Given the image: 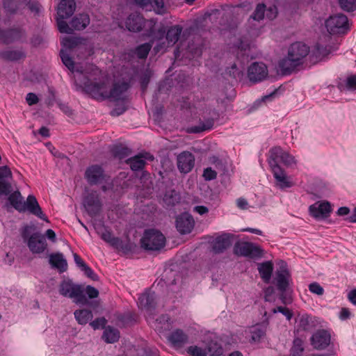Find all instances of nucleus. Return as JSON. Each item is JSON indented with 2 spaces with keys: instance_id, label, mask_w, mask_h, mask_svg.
<instances>
[{
  "instance_id": "f257e3e1",
  "label": "nucleus",
  "mask_w": 356,
  "mask_h": 356,
  "mask_svg": "<svg viewBox=\"0 0 356 356\" xmlns=\"http://www.w3.org/2000/svg\"><path fill=\"white\" fill-rule=\"evenodd\" d=\"M92 72L91 77L83 82L84 90L96 99H112L120 100L123 99L124 93L129 88L128 82H118L113 84V88L108 90V84L104 79H101L102 72L95 65H90Z\"/></svg>"
},
{
  "instance_id": "f03ea898",
  "label": "nucleus",
  "mask_w": 356,
  "mask_h": 356,
  "mask_svg": "<svg viewBox=\"0 0 356 356\" xmlns=\"http://www.w3.org/2000/svg\"><path fill=\"white\" fill-rule=\"evenodd\" d=\"M309 48L305 44L296 42L291 44L287 56L278 63V67L283 75L291 74L298 66L304 63L308 55Z\"/></svg>"
},
{
  "instance_id": "7ed1b4c3",
  "label": "nucleus",
  "mask_w": 356,
  "mask_h": 356,
  "mask_svg": "<svg viewBox=\"0 0 356 356\" xmlns=\"http://www.w3.org/2000/svg\"><path fill=\"white\" fill-rule=\"evenodd\" d=\"M124 24L125 27L131 32H139L143 28L147 27L145 35L153 40H161L164 38L165 29L160 27L156 29V22L153 19L145 20L140 13L130 14L126 19Z\"/></svg>"
},
{
  "instance_id": "20e7f679",
  "label": "nucleus",
  "mask_w": 356,
  "mask_h": 356,
  "mask_svg": "<svg viewBox=\"0 0 356 356\" xmlns=\"http://www.w3.org/2000/svg\"><path fill=\"white\" fill-rule=\"evenodd\" d=\"M61 44L65 48L62 49L60 51V56L63 64L68 68L70 72H74L76 71L77 72H80L81 74H83L85 81H87L88 76L91 77L90 76L92 74L89 68V66L92 65L88 64L86 65L84 68L81 67H77L75 70L74 60L70 56L74 49L79 48V39L77 38H65L62 40Z\"/></svg>"
},
{
  "instance_id": "39448f33",
  "label": "nucleus",
  "mask_w": 356,
  "mask_h": 356,
  "mask_svg": "<svg viewBox=\"0 0 356 356\" xmlns=\"http://www.w3.org/2000/svg\"><path fill=\"white\" fill-rule=\"evenodd\" d=\"M59 293L65 297L72 298L76 304L88 303L84 289L81 285L74 284L71 280H64L60 283Z\"/></svg>"
},
{
  "instance_id": "423d86ee",
  "label": "nucleus",
  "mask_w": 356,
  "mask_h": 356,
  "mask_svg": "<svg viewBox=\"0 0 356 356\" xmlns=\"http://www.w3.org/2000/svg\"><path fill=\"white\" fill-rule=\"evenodd\" d=\"M165 245V237L159 231L150 229L145 231L141 246L147 250H159Z\"/></svg>"
},
{
  "instance_id": "0eeeda50",
  "label": "nucleus",
  "mask_w": 356,
  "mask_h": 356,
  "mask_svg": "<svg viewBox=\"0 0 356 356\" xmlns=\"http://www.w3.org/2000/svg\"><path fill=\"white\" fill-rule=\"evenodd\" d=\"M327 31L331 34L344 33L348 29V21L343 14L330 16L325 22Z\"/></svg>"
},
{
  "instance_id": "6e6552de",
  "label": "nucleus",
  "mask_w": 356,
  "mask_h": 356,
  "mask_svg": "<svg viewBox=\"0 0 356 356\" xmlns=\"http://www.w3.org/2000/svg\"><path fill=\"white\" fill-rule=\"evenodd\" d=\"M234 253L238 256L255 258L261 255V250L252 243L237 242L234 246Z\"/></svg>"
},
{
  "instance_id": "1a4fd4ad",
  "label": "nucleus",
  "mask_w": 356,
  "mask_h": 356,
  "mask_svg": "<svg viewBox=\"0 0 356 356\" xmlns=\"http://www.w3.org/2000/svg\"><path fill=\"white\" fill-rule=\"evenodd\" d=\"M268 74L267 66L261 62H254L248 69V77L253 83L262 81L268 76Z\"/></svg>"
},
{
  "instance_id": "9d476101",
  "label": "nucleus",
  "mask_w": 356,
  "mask_h": 356,
  "mask_svg": "<svg viewBox=\"0 0 356 356\" xmlns=\"http://www.w3.org/2000/svg\"><path fill=\"white\" fill-rule=\"evenodd\" d=\"M268 161L277 165L279 163H282L287 166L296 163L295 158L280 147H274L270 149Z\"/></svg>"
},
{
  "instance_id": "9b49d317",
  "label": "nucleus",
  "mask_w": 356,
  "mask_h": 356,
  "mask_svg": "<svg viewBox=\"0 0 356 356\" xmlns=\"http://www.w3.org/2000/svg\"><path fill=\"white\" fill-rule=\"evenodd\" d=\"M13 174L10 169L6 166L0 167V197L7 196L13 191Z\"/></svg>"
},
{
  "instance_id": "f8f14e48",
  "label": "nucleus",
  "mask_w": 356,
  "mask_h": 356,
  "mask_svg": "<svg viewBox=\"0 0 356 356\" xmlns=\"http://www.w3.org/2000/svg\"><path fill=\"white\" fill-rule=\"evenodd\" d=\"M266 16L268 19L272 20L277 15V8L275 6H270L268 8L264 3H259L257 5L254 11L251 15L250 18L253 20L260 21Z\"/></svg>"
},
{
  "instance_id": "ddd939ff",
  "label": "nucleus",
  "mask_w": 356,
  "mask_h": 356,
  "mask_svg": "<svg viewBox=\"0 0 356 356\" xmlns=\"http://www.w3.org/2000/svg\"><path fill=\"white\" fill-rule=\"evenodd\" d=\"M83 206L90 216L99 213L102 208V203L99 195L96 193L88 194L83 200Z\"/></svg>"
},
{
  "instance_id": "4468645a",
  "label": "nucleus",
  "mask_w": 356,
  "mask_h": 356,
  "mask_svg": "<svg viewBox=\"0 0 356 356\" xmlns=\"http://www.w3.org/2000/svg\"><path fill=\"white\" fill-rule=\"evenodd\" d=\"M101 238L118 251L127 252L131 249L128 243H125L120 238L114 236L113 234L107 229H104V231L101 234Z\"/></svg>"
},
{
  "instance_id": "2eb2a0df",
  "label": "nucleus",
  "mask_w": 356,
  "mask_h": 356,
  "mask_svg": "<svg viewBox=\"0 0 356 356\" xmlns=\"http://www.w3.org/2000/svg\"><path fill=\"white\" fill-rule=\"evenodd\" d=\"M291 275L286 269H281L276 273L275 282L277 289L281 291L280 299L284 304H286V298L284 293L286 291L290 280Z\"/></svg>"
},
{
  "instance_id": "dca6fc26",
  "label": "nucleus",
  "mask_w": 356,
  "mask_h": 356,
  "mask_svg": "<svg viewBox=\"0 0 356 356\" xmlns=\"http://www.w3.org/2000/svg\"><path fill=\"white\" fill-rule=\"evenodd\" d=\"M330 334L325 330H317L311 337V344L318 350H323L327 348L330 343Z\"/></svg>"
},
{
  "instance_id": "f3484780",
  "label": "nucleus",
  "mask_w": 356,
  "mask_h": 356,
  "mask_svg": "<svg viewBox=\"0 0 356 356\" xmlns=\"http://www.w3.org/2000/svg\"><path fill=\"white\" fill-rule=\"evenodd\" d=\"M154 159V156L148 152L140 153L127 159L126 163L130 166V168L133 171H139L144 168L147 160L153 161Z\"/></svg>"
},
{
  "instance_id": "a211bd4d",
  "label": "nucleus",
  "mask_w": 356,
  "mask_h": 356,
  "mask_svg": "<svg viewBox=\"0 0 356 356\" xmlns=\"http://www.w3.org/2000/svg\"><path fill=\"white\" fill-rule=\"evenodd\" d=\"M134 3L146 10L152 9L157 14H164L167 8L164 4L163 0H133Z\"/></svg>"
},
{
  "instance_id": "6ab92c4d",
  "label": "nucleus",
  "mask_w": 356,
  "mask_h": 356,
  "mask_svg": "<svg viewBox=\"0 0 356 356\" xmlns=\"http://www.w3.org/2000/svg\"><path fill=\"white\" fill-rule=\"evenodd\" d=\"M27 245L33 253L43 252L47 245L44 236L39 232L32 234L28 240Z\"/></svg>"
},
{
  "instance_id": "aec40b11",
  "label": "nucleus",
  "mask_w": 356,
  "mask_h": 356,
  "mask_svg": "<svg viewBox=\"0 0 356 356\" xmlns=\"http://www.w3.org/2000/svg\"><path fill=\"white\" fill-rule=\"evenodd\" d=\"M194 224L193 216L188 213H181L176 219L177 229L182 234L190 233L194 227Z\"/></svg>"
},
{
  "instance_id": "412c9836",
  "label": "nucleus",
  "mask_w": 356,
  "mask_h": 356,
  "mask_svg": "<svg viewBox=\"0 0 356 356\" xmlns=\"http://www.w3.org/2000/svg\"><path fill=\"white\" fill-rule=\"evenodd\" d=\"M24 212L28 211L30 213L38 217L39 218L47 221V216L42 212L36 197L33 195H29L26 200L24 202Z\"/></svg>"
},
{
  "instance_id": "4be33fe9",
  "label": "nucleus",
  "mask_w": 356,
  "mask_h": 356,
  "mask_svg": "<svg viewBox=\"0 0 356 356\" xmlns=\"http://www.w3.org/2000/svg\"><path fill=\"white\" fill-rule=\"evenodd\" d=\"M195 164V157L189 152H183L177 156V167L182 173L191 171Z\"/></svg>"
},
{
  "instance_id": "5701e85b",
  "label": "nucleus",
  "mask_w": 356,
  "mask_h": 356,
  "mask_svg": "<svg viewBox=\"0 0 356 356\" xmlns=\"http://www.w3.org/2000/svg\"><path fill=\"white\" fill-rule=\"evenodd\" d=\"M85 177L90 185L97 184L104 179V170L99 165H90L86 170Z\"/></svg>"
},
{
  "instance_id": "b1692460",
  "label": "nucleus",
  "mask_w": 356,
  "mask_h": 356,
  "mask_svg": "<svg viewBox=\"0 0 356 356\" xmlns=\"http://www.w3.org/2000/svg\"><path fill=\"white\" fill-rule=\"evenodd\" d=\"M309 211L315 218H327L332 211V207L328 202H316L309 207Z\"/></svg>"
},
{
  "instance_id": "393cba45",
  "label": "nucleus",
  "mask_w": 356,
  "mask_h": 356,
  "mask_svg": "<svg viewBox=\"0 0 356 356\" xmlns=\"http://www.w3.org/2000/svg\"><path fill=\"white\" fill-rule=\"evenodd\" d=\"M168 340L174 348H181L188 343V337L183 330L177 329L170 334Z\"/></svg>"
},
{
  "instance_id": "a878e982",
  "label": "nucleus",
  "mask_w": 356,
  "mask_h": 356,
  "mask_svg": "<svg viewBox=\"0 0 356 356\" xmlns=\"http://www.w3.org/2000/svg\"><path fill=\"white\" fill-rule=\"evenodd\" d=\"M24 36V32L20 29H11L1 33L0 40L3 44H8L19 40Z\"/></svg>"
},
{
  "instance_id": "bb28decb",
  "label": "nucleus",
  "mask_w": 356,
  "mask_h": 356,
  "mask_svg": "<svg viewBox=\"0 0 356 356\" xmlns=\"http://www.w3.org/2000/svg\"><path fill=\"white\" fill-rule=\"evenodd\" d=\"M75 8L74 0H61L58 7V16L61 19L68 18L74 13Z\"/></svg>"
},
{
  "instance_id": "cd10ccee",
  "label": "nucleus",
  "mask_w": 356,
  "mask_h": 356,
  "mask_svg": "<svg viewBox=\"0 0 356 356\" xmlns=\"http://www.w3.org/2000/svg\"><path fill=\"white\" fill-rule=\"evenodd\" d=\"M155 299L154 293L145 292L138 298V305L141 309L151 311L155 307Z\"/></svg>"
},
{
  "instance_id": "c85d7f7f",
  "label": "nucleus",
  "mask_w": 356,
  "mask_h": 356,
  "mask_svg": "<svg viewBox=\"0 0 356 356\" xmlns=\"http://www.w3.org/2000/svg\"><path fill=\"white\" fill-rule=\"evenodd\" d=\"M232 244L231 236L222 234L217 237L212 243V249L215 253H221L228 248Z\"/></svg>"
},
{
  "instance_id": "c756f323",
  "label": "nucleus",
  "mask_w": 356,
  "mask_h": 356,
  "mask_svg": "<svg viewBox=\"0 0 356 356\" xmlns=\"http://www.w3.org/2000/svg\"><path fill=\"white\" fill-rule=\"evenodd\" d=\"M90 24V17L88 14L82 13L74 16L70 22L73 30L81 31L86 29Z\"/></svg>"
},
{
  "instance_id": "7c9ffc66",
  "label": "nucleus",
  "mask_w": 356,
  "mask_h": 356,
  "mask_svg": "<svg viewBox=\"0 0 356 356\" xmlns=\"http://www.w3.org/2000/svg\"><path fill=\"white\" fill-rule=\"evenodd\" d=\"M297 331H309L315 327L314 318L307 314L301 315L298 321Z\"/></svg>"
},
{
  "instance_id": "2f4dec72",
  "label": "nucleus",
  "mask_w": 356,
  "mask_h": 356,
  "mask_svg": "<svg viewBox=\"0 0 356 356\" xmlns=\"http://www.w3.org/2000/svg\"><path fill=\"white\" fill-rule=\"evenodd\" d=\"M8 200L10 205L19 212H24L23 197L19 191L11 192L8 195Z\"/></svg>"
},
{
  "instance_id": "473e14b6",
  "label": "nucleus",
  "mask_w": 356,
  "mask_h": 356,
  "mask_svg": "<svg viewBox=\"0 0 356 356\" xmlns=\"http://www.w3.org/2000/svg\"><path fill=\"white\" fill-rule=\"evenodd\" d=\"M49 263L61 273L67 270V264L61 253L51 254L49 257Z\"/></svg>"
},
{
  "instance_id": "72a5a7b5",
  "label": "nucleus",
  "mask_w": 356,
  "mask_h": 356,
  "mask_svg": "<svg viewBox=\"0 0 356 356\" xmlns=\"http://www.w3.org/2000/svg\"><path fill=\"white\" fill-rule=\"evenodd\" d=\"M182 32V27L180 25H175L171 26L167 31H165L166 40L169 46L174 45L179 39L180 35Z\"/></svg>"
},
{
  "instance_id": "f704fd0d",
  "label": "nucleus",
  "mask_w": 356,
  "mask_h": 356,
  "mask_svg": "<svg viewBox=\"0 0 356 356\" xmlns=\"http://www.w3.org/2000/svg\"><path fill=\"white\" fill-rule=\"evenodd\" d=\"M120 337V332L117 328H115L110 325L104 327V331L102 334V339L106 343H115L119 340Z\"/></svg>"
},
{
  "instance_id": "c9c22d12",
  "label": "nucleus",
  "mask_w": 356,
  "mask_h": 356,
  "mask_svg": "<svg viewBox=\"0 0 356 356\" xmlns=\"http://www.w3.org/2000/svg\"><path fill=\"white\" fill-rule=\"evenodd\" d=\"M207 356H220L223 353V348L216 341H209L205 345Z\"/></svg>"
},
{
  "instance_id": "e433bc0d",
  "label": "nucleus",
  "mask_w": 356,
  "mask_h": 356,
  "mask_svg": "<svg viewBox=\"0 0 356 356\" xmlns=\"http://www.w3.org/2000/svg\"><path fill=\"white\" fill-rule=\"evenodd\" d=\"M258 270L264 282L268 283L273 270V264L270 261L264 262L259 265Z\"/></svg>"
},
{
  "instance_id": "4c0bfd02",
  "label": "nucleus",
  "mask_w": 356,
  "mask_h": 356,
  "mask_svg": "<svg viewBox=\"0 0 356 356\" xmlns=\"http://www.w3.org/2000/svg\"><path fill=\"white\" fill-rule=\"evenodd\" d=\"M74 314L76 320L81 325H86L93 317L92 312L86 309L76 310Z\"/></svg>"
},
{
  "instance_id": "58836bf2",
  "label": "nucleus",
  "mask_w": 356,
  "mask_h": 356,
  "mask_svg": "<svg viewBox=\"0 0 356 356\" xmlns=\"http://www.w3.org/2000/svg\"><path fill=\"white\" fill-rule=\"evenodd\" d=\"M214 125V120L208 118L204 121H200L198 125L191 127L190 131L191 133H200L205 131L211 130Z\"/></svg>"
},
{
  "instance_id": "ea45409f",
  "label": "nucleus",
  "mask_w": 356,
  "mask_h": 356,
  "mask_svg": "<svg viewBox=\"0 0 356 356\" xmlns=\"http://www.w3.org/2000/svg\"><path fill=\"white\" fill-rule=\"evenodd\" d=\"M0 56L6 60L16 61L24 58V54L19 50H8L1 52Z\"/></svg>"
},
{
  "instance_id": "a19ab883",
  "label": "nucleus",
  "mask_w": 356,
  "mask_h": 356,
  "mask_svg": "<svg viewBox=\"0 0 356 356\" xmlns=\"http://www.w3.org/2000/svg\"><path fill=\"white\" fill-rule=\"evenodd\" d=\"M266 327L263 325H256L252 327L250 332L251 334V341L258 342L266 334Z\"/></svg>"
},
{
  "instance_id": "79ce46f5",
  "label": "nucleus",
  "mask_w": 356,
  "mask_h": 356,
  "mask_svg": "<svg viewBox=\"0 0 356 356\" xmlns=\"http://www.w3.org/2000/svg\"><path fill=\"white\" fill-rule=\"evenodd\" d=\"M152 44L149 42L142 44L138 46L134 51L135 54L140 59H145L149 54Z\"/></svg>"
},
{
  "instance_id": "37998d69",
  "label": "nucleus",
  "mask_w": 356,
  "mask_h": 356,
  "mask_svg": "<svg viewBox=\"0 0 356 356\" xmlns=\"http://www.w3.org/2000/svg\"><path fill=\"white\" fill-rule=\"evenodd\" d=\"M179 200V195L175 191L166 192L163 197V202L168 207L174 206Z\"/></svg>"
},
{
  "instance_id": "c03bdc74",
  "label": "nucleus",
  "mask_w": 356,
  "mask_h": 356,
  "mask_svg": "<svg viewBox=\"0 0 356 356\" xmlns=\"http://www.w3.org/2000/svg\"><path fill=\"white\" fill-rule=\"evenodd\" d=\"M303 352V341L299 338L295 339L291 349V355L292 356H302Z\"/></svg>"
},
{
  "instance_id": "a18cd8bd",
  "label": "nucleus",
  "mask_w": 356,
  "mask_h": 356,
  "mask_svg": "<svg viewBox=\"0 0 356 356\" xmlns=\"http://www.w3.org/2000/svg\"><path fill=\"white\" fill-rule=\"evenodd\" d=\"M115 157L119 159H123L131 154V149L124 146H116L112 150Z\"/></svg>"
},
{
  "instance_id": "49530a36",
  "label": "nucleus",
  "mask_w": 356,
  "mask_h": 356,
  "mask_svg": "<svg viewBox=\"0 0 356 356\" xmlns=\"http://www.w3.org/2000/svg\"><path fill=\"white\" fill-rule=\"evenodd\" d=\"M21 0H4L3 8L9 13L13 14L19 8Z\"/></svg>"
},
{
  "instance_id": "de8ad7c7",
  "label": "nucleus",
  "mask_w": 356,
  "mask_h": 356,
  "mask_svg": "<svg viewBox=\"0 0 356 356\" xmlns=\"http://www.w3.org/2000/svg\"><path fill=\"white\" fill-rule=\"evenodd\" d=\"M187 353L191 356H207L205 347L191 346L186 349Z\"/></svg>"
},
{
  "instance_id": "09e8293b",
  "label": "nucleus",
  "mask_w": 356,
  "mask_h": 356,
  "mask_svg": "<svg viewBox=\"0 0 356 356\" xmlns=\"http://www.w3.org/2000/svg\"><path fill=\"white\" fill-rule=\"evenodd\" d=\"M268 162L275 180H277L282 177L286 175L285 171L279 165L276 164L275 163H273L272 161H268Z\"/></svg>"
},
{
  "instance_id": "8fccbe9b",
  "label": "nucleus",
  "mask_w": 356,
  "mask_h": 356,
  "mask_svg": "<svg viewBox=\"0 0 356 356\" xmlns=\"http://www.w3.org/2000/svg\"><path fill=\"white\" fill-rule=\"evenodd\" d=\"M57 26L59 31L63 33H71L73 31L72 26H70L67 23L64 21V19H61L58 16L57 18Z\"/></svg>"
},
{
  "instance_id": "3c124183",
  "label": "nucleus",
  "mask_w": 356,
  "mask_h": 356,
  "mask_svg": "<svg viewBox=\"0 0 356 356\" xmlns=\"http://www.w3.org/2000/svg\"><path fill=\"white\" fill-rule=\"evenodd\" d=\"M341 8L346 11H353L356 9V0H339Z\"/></svg>"
},
{
  "instance_id": "603ef678",
  "label": "nucleus",
  "mask_w": 356,
  "mask_h": 356,
  "mask_svg": "<svg viewBox=\"0 0 356 356\" xmlns=\"http://www.w3.org/2000/svg\"><path fill=\"white\" fill-rule=\"evenodd\" d=\"M309 290L311 293L318 296H322L324 293L323 288L316 282L309 284Z\"/></svg>"
},
{
  "instance_id": "864d4df0",
  "label": "nucleus",
  "mask_w": 356,
  "mask_h": 356,
  "mask_svg": "<svg viewBox=\"0 0 356 356\" xmlns=\"http://www.w3.org/2000/svg\"><path fill=\"white\" fill-rule=\"evenodd\" d=\"M273 312L274 314H275L277 312L282 313L283 315H284L286 316V319L289 321H290L293 316L292 312L289 309H288L287 307H282V306L277 307L273 309Z\"/></svg>"
},
{
  "instance_id": "5fc2aeb1",
  "label": "nucleus",
  "mask_w": 356,
  "mask_h": 356,
  "mask_svg": "<svg viewBox=\"0 0 356 356\" xmlns=\"http://www.w3.org/2000/svg\"><path fill=\"white\" fill-rule=\"evenodd\" d=\"M106 323V319L104 317H101L91 321L90 325L94 330H97L100 327H105Z\"/></svg>"
},
{
  "instance_id": "6e6d98bb",
  "label": "nucleus",
  "mask_w": 356,
  "mask_h": 356,
  "mask_svg": "<svg viewBox=\"0 0 356 356\" xmlns=\"http://www.w3.org/2000/svg\"><path fill=\"white\" fill-rule=\"evenodd\" d=\"M277 186L281 188H290L293 186V183L290 181L286 175L276 180Z\"/></svg>"
},
{
  "instance_id": "4d7b16f0",
  "label": "nucleus",
  "mask_w": 356,
  "mask_h": 356,
  "mask_svg": "<svg viewBox=\"0 0 356 356\" xmlns=\"http://www.w3.org/2000/svg\"><path fill=\"white\" fill-rule=\"evenodd\" d=\"M86 293L89 298H95L99 296V291L92 286H87L84 290V294Z\"/></svg>"
},
{
  "instance_id": "13d9d810",
  "label": "nucleus",
  "mask_w": 356,
  "mask_h": 356,
  "mask_svg": "<svg viewBox=\"0 0 356 356\" xmlns=\"http://www.w3.org/2000/svg\"><path fill=\"white\" fill-rule=\"evenodd\" d=\"M226 74H228L234 79H237L240 76L241 72L236 67V65L234 64L231 67L227 69Z\"/></svg>"
},
{
  "instance_id": "bf43d9fd",
  "label": "nucleus",
  "mask_w": 356,
  "mask_h": 356,
  "mask_svg": "<svg viewBox=\"0 0 356 356\" xmlns=\"http://www.w3.org/2000/svg\"><path fill=\"white\" fill-rule=\"evenodd\" d=\"M24 1H27V5L29 9L35 13H38L40 10V3L35 0H24Z\"/></svg>"
},
{
  "instance_id": "052dcab7",
  "label": "nucleus",
  "mask_w": 356,
  "mask_h": 356,
  "mask_svg": "<svg viewBox=\"0 0 356 356\" xmlns=\"http://www.w3.org/2000/svg\"><path fill=\"white\" fill-rule=\"evenodd\" d=\"M346 86L348 90H356V74L347 77Z\"/></svg>"
},
{
  "instance_id": "680f3d73",
  "label": "nucleus",
  "mask_w": 356,
  "mask_h": 356,
  "mask_svg": "<svg viewBox=\"0 0 356 356\" xmlns=\"http://www.w3.org/2000/svg\"><path fill=\"white\" fill-rule=\"evenodd\" d=\"M203 177L206 180H212L216 178L217 173L211 168H207L204 170Z\"/></svg>"
},
{
  "instance_id": "e2e57ef3",
  "label": "nucleus",
  "mask_w": 356,
  "mask_h": 356,
  "mask_svg": "<svg viewBox=\"0 0 356 356\" xmlns=\"http://www.w3.org/2000/svg\"><path fill=\"white\" fill-rule=\"evenodd\" d=\"M34 229V226H25L22 232V236L23 239L28 242L29 237L32 235L31 232Z\"/></svg>"
},
{
  "instance_id": "0e129e2a",
  "label": "nucleus",
  "mask_w": 356,
  "mask_h": 356,
  "mask_svg": "<svg viewBox=\"0 0 356 356\" xmlns=\"http://www.w3.org/2000/svg\"><path fill=\"white\" fill-rule=\"evenodd\" d=\"M26 100L29 106H32L36 104L38 102L39 99L35 94L29 92L26 95Z\"/></svg>"
},
{
  "instance_id": "69168bd1",
  "label": "nucleus",
  "mask_w": 356,
  "mask_h": 356,
  "mask_svg": "<svg viewBox=\"0 0 356 356\" xmlns=\"http://www.w3.org/2000/svg\"><path fill=\"white\" fill-rule=\"evenodd\" d=\"M82 270L85 273L87 277H90L92 280H97V275L94 273L92 268L87 265L82 269Z\"/></svg>"
},
{
  "instance_id": "338daca9",
  "label": "nucleus",
  "mask_w": 356,
  "mask_h": 356,
  "mask_svg": "<svg viewBox=\"0 0 356 356\" xmlns=\"http://www.w3.org/2000/svg\"><path fill=\"white\" fill-rule=\"evenodd\" d=\"M236 205H237L238 208H239L240 209H242V210H245L248 208V202L243 197H240L236 200Z\"/></svg>"
},
{
  "instance_id": "774afa93",
  "label": "nucleus",
  "mask_w": 356,
  "mask_h": 356,
  "mask_svg": "<svg viewBox=\"0 0 356 356\" xmlns=\"http://www.w3.org/2000/svg\"><path fill=\"white\" fill-rule=\"evenodd\" d=\"M127 110L124 106L115 107L111 112V114L113 116H118L124 113Z\"/></svg>"
}]
</instances>
